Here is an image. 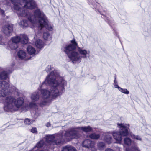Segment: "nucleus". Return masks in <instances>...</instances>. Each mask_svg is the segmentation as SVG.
Listing matches in <instances>:
<instances>
[{"instance_id": "f257e3e1", "label": "nucleus", "mask_w": 151, "mask_h": 151, "mask_svg": "<svg viewBox=\"0 0 151 151\" xmlns=\"http://www.w3.org/2000/svg\"><path fill=\"white\" fill-rule=\"evenodd\" d=\"M58 76L55 71L51 72L41 86L42 87L45 84L49 85L50 86V91L46 89L41 90L42 98L38 103L40 106L43 107L46 105L49 102L50 98L56 97L62 94L64 91V87L67 82L62 78H59L61 81L60 83H59L57 80L58 78Z\"/></svg>"}, {"instance_id": "f03ea898", "label": "nucleus", "mask_w": 151, "mask_h": 151, "mask_svg": "<svg viewBox=\"0 0 151 151\" xmlns=\"http://www.w3.org/2000/svg\"><path fill=\"white\" fill-rule=\"evenodd\" d=\"M9 89V84L4 81H0V97H2L4 100V109L5 111H14L17 110L16 108H19L24 103V100L19 97L16 100L13 97L9 96L5 98L6 96L11 92Z\"/></svg>"}, {"instance_id": "7ed1b4c3", "label": "nucleus", "mask_w": 151, "mask_h": 151, "mask_svg": "<svg viewBox=\"0 0 151 151\" xmlns=\"http://www.w3.org/2000/svg\"><path fill=\"white\" fill-rule=\"evenodd\" d=\"M13 6L14 11L19 16L27 17L30 15L26 8L33 9L37 7V5L34 0H11Z\"/></svg>"}, {"instance_id": "20e7f679", "label": "nucleus", "mask_w": 151, "mask_h": 151, "mask_svg": "<svg viewBox=\"0 0 151 151\" xmlns=\"http://www.w3.org/2000/svg\"><path fill=\"white\" fill-rule=\"evenodd\" d=\"M117 127L119 128V132L114 131L112 133H108L104 138V140L108 143H110L112 141V135L116 141V143L121 144L122 137L127 136L129 134L128 129L129 125L123 123H117Z\"/></svg>"}, {"instance_id": "39448f33", "label": "nucleus", "mask_w": 151, "mask_h": 151, "mask_svg": "<svg viewBox=\"0 0 151 151\" xmlns=\"http://www.w3.org/2000/svg\"><path fill=\"white\" fill-rule=\"evenodd\" d=\"M71 42L72 44H70L65 47V52L73 63H79L81 61V57L78 52L74 51L76 49L77 44L75 40H72Z\"/></svg>"}, {"instance_id": "423d86ee", "label": "nucleus", "mask_w": 151, "mask_h": 151, "mask_svg": "<svg viewBox=\"0 0 151 151\" xmlns=\"http://www.w3.org/2000/svg\"><path fill=\"white\" fill-rule=\"evenodd\" d=\"M27 17L34 27L37 23L39 24H41V22L44 20H46V19L47 18L43 12L38 9L34 11V15L31 16L30 14V15Z\"/></svg>"}, {"instance_id": "0eeeda50", "label": "nucleus", "mask_w": 151, "mask_h": 151, "mask_svg": "<svg viewBox=\"0 0 151 151\" xmlns=\"http://www.w3.org/2000/svg\"><path fill=\"white\" fill-rule=\"evenodd\" d=\"M80 132L77 128H71L66 132L64 136L68 139H77L80 137Z\"/></svg>"}, {"instance_id": "6e6552de", "label": "nucleus", "mask_w": 151, "mask_h": 151, "mask_svg": "<svg viewBox=\"0 0 151 151\" xmlns=\"http://www.w3.org/2000/svg\"><path fill=\"white\" fill-rule=\"evenodd\" d=\"M12 40V42L17 43L20 42L22 44H26L28 42V38L27 35L21 34L19 36H16L13 37Z\"/></svg>"}, {"instance_id": "1a4fd4ad", "label": "nucleus", "mask_w": 151, "mask_h": 151, "mask_svg": "<svg viewBox=\"0 0 151 151\" xmlns=\"http://www.w3.org/2000/svg\"><path fill=\"white\" fill-rule=\"evenodd\" d=\"M13 30V25L7 24L3 25L2 27L1 31L5 35L10 36V33Z\"/></svg>"}, {"instance_id": "9d476101", "label": "nucleus", "mask_w": 151, "mask_h": 151, "mask_svg": "<svg viewBox=\"0 0 151 151\" xmlns=\"http://www.w3.org/2000/svg\"><path fill=\"white\" fill-rule=\"evenodd\" d=\"M64 139L61 134H56L55 139L52 143L53 145H59L63 144L64 142Z\"/></svg>"}, {"instance_id": "9b49d317", "label": "nucleus", "mask_w": 151, "mask_h": 151, "mask_svg": "<svg viewBox=\"0 0 151 151\" xmlns=\"http://www.w3.org/2000/svg\"><path fill=\"white\" fill-rule=\"evenodd\" d=\"M46 20L43 21L41 22V24H39L38 26V29L40 30V32H41L42 28L45 27L46 29L48 30H51L52 29V27L49 24L47 18L46 19Z\"/></svg>"}, {"instance_id": "f8f14e48", "label": "nucleus", "mask_w": 151, "mask_h": 151, "mask_svg": "<svg viewBox=\"0 0 151 151\" xmlns=\"http://www.w3.org/2000/svg\"><path fill=\"white\" fill-rule=\"evenodd\" d=\"M12 72L11 70H8V71H3L0 73V79L5 80L8 78V74Z\"/></svg>"}, {"instance_id": "ddd939ff", "label": "nucleus", "mask_w": 151, "mask_h": 151, "mask_svg": "<svg viewBox=\"0 0 151 151\" xmlns=\"http://www.w3.org/2000/svg\"><path fill=\"white\" fill-rule=\"evenodd\" d=\"M61 151H77L74 147L70 145H68L63 147Z\"/></svg>"}, {"instance_id": "4468645a", "label": "nucleus", "mask_w": 151, "mask_h": 151, "mask_svg": "<svg viewBox=\"0 0 151 151\" xmlns=\"http://www.w3.org/2000/svg\"><path fill=\"white\" fill-rule=\"evenodd\" d=\"M44 142L43 140L40 141L33 148V150L34 151H37L39 149L42 147L44 144Z\"/></svg>"}, {"instance_id": "2eb2a0df", "label": "nucleus", "mask_w": 151, "mask_h": 151, "mask_svg": "<svg viewBox=\"0 0 151 151\" xmlns=\"http://www.w3.org/2000/svg\"><path fill=\"white\" fill-rule=\"evenodd\" d=\"M56 134L54 135H46L45 139L47 142L50 143L52 144V142L53 141V140L55 138Z\"/></svg>"}, {"instance_id": "dca6fc26", "label": "nucleus", "mask_w": 151, "mask_h": 151, "mask_svg": "<svg viewBox=\"0 0 151 151\" xmlns=\"http://www.w3.org/2000/svg\"><path fill=\"white\" fill-rule=\"evenodd\" d=\"M39 95L37 92L33 93L31 96V99L33 102L37 101L39 99Z\"/></svg>"}, {"instance_id": "f3484780", "label": "nucleus", "mask_w": 151, "mask_h": 151, "mask_svg": "<svg viewBox=\"0 0 151 151\" xmlns=\"http://www.w3.org/2000/svg\"><path fill=\"white\" fill-rule=\"evenodd\" d=\"M28 22H29L32 24L30 21H29V20L28 19V21H27L26 20L21 21L19 23V24L21 27H27L28 26Z\"/></svg>"}, {"instance_id": "a211bd4d", "label": "nucleus", "mask_w": 151, "mask_h": 151, "mask_svg": "<svg viewBox=\"0 0 151 151\" xmlns=\"http://www.w3.org/2000/svg\"><path fill=\"white\" fill-rule=\"evenodd\" d=\"M35 45L37 48H41L43 46V42L41 40L39 39L36 41Z\"/></svg>"}, {"instance_id": "6ab92c4d", "label": "nucleus", "mask_w": 151, "mask_h": 151, "mask_svg": "<svg viewBox=\"0 0 151 151\" xmlns=\"http://www.w3.org/2000/svg\"><path fill=\"white\" fill-rule=\"evenodd\" d=\"M27 51L30 55L33 54L35 52V49L31 46H29L28 47Z\"/></svg>"}, {"instance_id": "aec40b11", "label": "nucleus", "mask_w": 151, "mask_h": 151, "mask_svg": "<svg viewBox=\"0 0 151 151\" xmlns=\"http://www.w3.org/2000/svg\"><path fill=\"white\" fill-rule=\"evenodd\" d=\"M18 57L21 59H23L25 58L26 57V53L25 52L22 50H20L18 52Z\"/></svg>"}, {"instance_id": "412c9836", "label": "nucleus", "mask_w": 151, "mask_h": 151, "mask_svg": "<svg viewBox=\"0 0 151 151\" xmlns=\"http://www.w3.org/2000/svg\"><path fill=\"white\" fill-rule=\"evenodd\" d=\"M130 136L132 139H134L140 141H141L142 140V138L139 135H135L133 134H131Z\"/></svg>"}, {"instance_id": "4be33fe9", "label": "nucleus", "mask_w": 151, "mask_h": 151, "mask_svg": "<svg viewBox=\"0 0 151 151\" xmlns=\"http://www.w3.org/2000/svg\"><path fill=\"white\" fill-rule=\"evenodd\" d=\"M124 143L126 145L129 146L131 145L132 140L130 138L126 137L124 140Z\"/></svg>"}, {"instance_id": "5701e85b", "label": "nucleus", "mask_w": 151, "mask_h": 151, "mask_svg": "<svg viewBox=\"0 0 151 151\" xmlns=\"http://www.w3.org/2000/svg\"><path fill=\"white\" fill-rule=\"evenodd\" d=\"M100 137V135L98 134L93 133L89 135L90 138L92 139H97Z\"/></svg>"}, {"instance_id": "b1692460", "label": "nucleus", "mask_w": 151, "mask_h": 151, "mask_svg": "<svg viewBox=\"0 0 151 151\" xmlns=\"http://www.w3.org/2000/svg\"><path fill=\"white\" fill-rule=\"evenodd\" d=\"M9 46L11 49L12 50L16 49L18 47L17 43L13 42H12L11 44H9Z\"/></svg>"}, {"instance_id": "393cba45", "label": "nucleus", "mask_w": 151, "mask_h": 151, "mask_svg": "<svg viewBox=\"0 0 151 151\" xmlns=\"http://www.w3.org/2000/svg\"><path fill=\"white\" fill-rule=\"evenodd\" d=\"M43 38L45 40H47L51 37L50 35L49 34L48 31L44 32L43 33Z\"/></svg>"}, {"instance_id": "a878e982", "label": "nucleus", "mask_w": 151, "mask_h": 151, "mask_svg": "<svg viewBox=\"0 0 151 151\" xmlns=\"http://www.w3.org/2000/svg\"><path fill=\"white\" fill-rule=\"evenodd\" d=\"M34 121V120H31L30 119L28 118H26L25 119L24 122L25 124L27 125H29L32 124Z\"/></svg>"}, {"instance_id": "bb28decb", "label": "nucleus", "mask_w": 151, "mask_h": 151, "mask_svg": "<svg viewBox=\"0 0 151 151\" xmlns=\"http://www.w3.org/2000/svg\"><path fill=\"white\" fill-rule=\"evenodd\" d=\"M119 90L121 92L126 94H128L129 92L126 89H123L121 88H119Z\"/></svg>"}, {"instance_id": "cd10ccee", "label": "nucleus", "mask_w": 151, "mask_h": 151, "mask_svg": "<svg viewBox=\"0 0 151 151\" xmlns=\"http://www.w3.org/2000/svg\"><path fill=\"white\" fill-rule=\"evenodd\" d=\"M105 144L102 142H99L98 144V147L100 150H102L105 147Z\"/></svg>"}, {"instance_id": "c85d7f7f", "label": "nucleus", "mask_w": 151, "mask_h": 151, "mask_svg": "<svg viewBox=\"0 0 151 151\" xmlns=\"http://www.w3.org/2000/svg\"><path fill=\"white\" fill-rule=\"evenodd\" d=\"M29 106L30 108H36L37 106L36 103L32 102H31L29 104Z\"/></svg>"}, {"instance_id": "c756f323", "label": "nucleus", "mask_w": 151, "mask_h": 151, "mask_svg": "<svg viewBox=\"0 0 151 151\" xmlns=\"http://www.w3.org/2000/svg\"><path fill=\"white\" fill-rule=\"evenodd\" d=\"M87 142L90 144V145H88L86 146L87 147H93L94 145V142L92 141H91L89 140H88Z\"/></svg>"}, {"instance_id": "7c9ffc66", "label": "nucleus", "mask_w": 151, "mask_h": 151, "mask_svg": "<svg viewBox=\"0 0 151 151\" xmlns=\"http://www.w3.org/2000/svg\"><path fill=\"white\" fill-rule=\"evenodd\" d=\"M78 51L79 52L81 55H84L85 54V50H82L80 47H78Z\"/></svg>"}, {"instance_id": "2f4dec72", "label": "nucleus", "mask_w": 151, "mask_h": 151, "mask_svg": "<svg viewBox=\"0 0 151 151\" xmlns=\"http://www.w3.org/2000/svg\"><path fill=\"white\" fill-rule=\"evenodd\" d=\"M92 130V129L90 126L86 127V132L91 131Z\"/></svg>"}, {"instance_id": "473e14b6", "label": "nucleus", "mask_w": 151, "mask_h": 151, "mask_svg": "<svg viewBox=\"0 0 151 151\" xmlns=\"http://www.w3.org/2000/svg\"><path fill=\"white\" fill-rule=\"evenodd\" d=\"M131 149L134 151L138 150V147L136 145H132L131 147Z\"/></svg>"}, {"instance_id": "72a5a7b5", "label": "nucleus", "mask_w": 151, "mask_h": 151, "mask_svg": "<svg viewBox=\"0 0 151 151\" xmlns=\"http://www.w3.org/2000/svg\"><path fill=\"white\" fill-rule=\"evenodd\" d=\"M31 132L34 133H37V129L36 128H32L31 130Z\"/></svg>"}, {"instance_id": "f704fd0d", "label": "nucleus", "mask_w": 151, "mask_h": 151, "mask_svg": "<svg viewBox=\"0 0 151 151\" xmlns=\"http://www.w3.org/2000/svg\"><path fill=\"white\" fill-rule=\"evenodd\" d=\"M114 86L115 88H118V89L119 90V88H121L120 87H119L118 85L117 84V82H116V80H114Z\"/></svg>"}, {"instance_id": "c9c22d12", "label": "nucleus", "mask_w": 151, "mask_h": 151, "mask_svg": "<svg viewBox=\"0 0 151 151\" xmlns=\"http://www.w3.org/2000/svg\"><path fill=\"white\" fill-rule=\"evenodd\" d=\"M105 151H114L113 150L110 148H107L106 149Z\"/></svg>"}, {"instance_id": "e433bc0d", "label": "nucleus", "mask_w": 151, "mask_h": 151, "mask_svg": "<svg viewBox=\"0 0 151 151\" xmlns=\"http://www.w3.org/2000/svg\"><path fill=\"white\" fill-rule=\"evenodd\" d=\"M46 125L47 127H49L51 126V124L50 122H48L47 123Z\"/></svg>"}, {"instance_id": "4c0bfd02", "label": "nucleus", "mask_w": 151, "mask_h": 151, "mask_svg": "<svg viewBox=\"0 0 151 151\" xmlns=\"http://www.w3.org/2000/svg\"><path fill=\"white\" fill-rule=\"evenodd\" d=\"M4 11L2 10L0 8V13H1L3 14H4Z\"/></svg>"}, {"instance_id": "58836bf2", "label": "nucleus", "mask_w": 151, "mask_h": 151, "mask_svg": "<svg viewBox=\"0 0 151 151\" xmlns=\"http://www.w3.org/2000/svg\"><path fill=\"white\" fill-rule=\"evenodd\" d=\"M84 141L82 143V146L83 147H85V145H84Z\"/></svg>"}, {"instance_id": "ea45409f", "label": "nucleus", "mask_w": 151, "mask_h": 151, "mask_svg": "<svg viewBox=\"0 0 151 151\" xmlns=\"http://www.w3.org/2000/svg\"><path fill=\"white\" fill-rule=\"evenodd\" d=\"M85 54H86V57L87 56V55L88 54L87 53V52H86V51Z\"/></svg>"}, {"instance_id": "a19ab883", "label": "nucleus", "mask_w": 151, "mask_h": 151, "mask_svg": "<svg viewBox=\"0 0 151 151\" xmlns=\"http://www.w3.org/2000/svg\"><path fill=\"white\" fill-rule=\"evenodd\" d=\"M83 131H85V127H84L83 128Z\"/></svg>"}, {"instance_id": "79ce46f5", "label": "nucleus", "mask_w": 151, "mask_h": 151, "mask_svg": "<svg viewBox=\"0 0 151 151\" xmlns=\"http://www.w3.org/2000/svg\"><path fill=\"white\" fill-rule=\"evenodd\" d=\"M48 68H51L50 66H48Z\"/></svg>"}, {"instance_id": "37998d69", "label": "nucleus", "mask_w": 151, "mask_h": 151, "mask_svg": "<svg viewBox=\"0 0 151 151\" xmlns=\"http://www.w3.org/2000/svg\"><path fill=\"white\" fill-rule=\"evenodd\" d=\"M1 40V37L0 36V41Z\"/></svg>"}, {"instance_id": "c03bdc74", "label": "nucleus", "mask_w": 151, "mask_h": 151, "mask_svg": "<svg viewBox=\"0 0 151 151\" xmlns=\"http://www.w3.org/2000/svg\"><path fill=\"white\" fill-rule=\"evenodd\" d=\"M126 151H129V150H128V149H126Z\"/></svg>"}]
</instances>
